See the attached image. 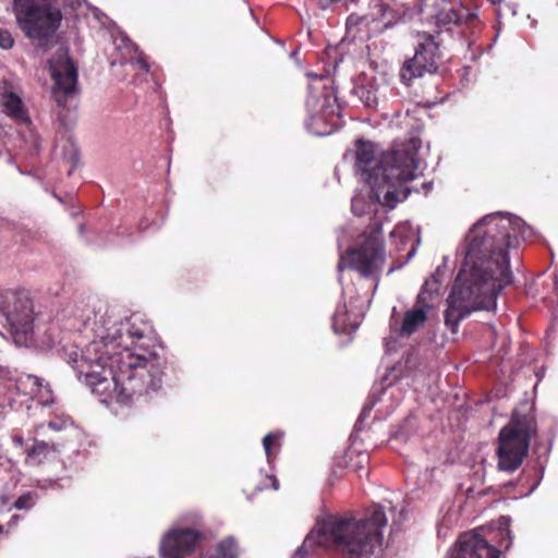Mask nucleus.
Listing matches in <instances>:
<instances>
[{
	"label": "nucleus",
	"mask_w": 558,
	"mask_h": 558,
	"mask_svg": "<svg viewBox=\"0 0 558 558\" xmlns=\"http://www.w3.org/2000/svg\"><path fill=\"white\" fill-rule=\"evenodd\" d=\"M34 401H36V403L41 407H48L53 403L52 391L48 384H44V381L41 380L38 391L36 392V396L34 398Z\"/></svg>",
	"instance_id": "cd10ccee"
},
{
	"label": "nucleus",
	"mask_w": 558,
	"mask_h": 558,
	"mask_svg": "<svg viewBox=\"0 0 558 558\" xmlns=\"http://www.w3.org/2000/svg\"><path fill=\"white\" fill-rule=\"evenodd\" d=\"M49 71L54 82L52 96L59 106L65 107L66 98L77 89V70L66 48L60 47L56 51L49 60Z\"/></svg>",
	"instance_id": "9b49d317"
},
{
	"label": "nucleus",
	"mask_w": 558,
	"mask_h": 558,
	"mask_svg": "<svg viewBox=\"0 0 558 558\" xmlns=\"http://www.w3.org/2000/svg\"><path fill=\"white\" fill-rule=\"evenodd\" d=\"M422 53L415 52L414 56L405 60L400 69V78L404 84H411L415 78L422 77L426 73H430V63H421Z\"/></svg>",
	"instance_id": "6ab92c4d"
},
{
	"label": "nucleus",
	"mask_w": 558,
	"mask_h": 558,
	"mask_svg": "<svg viewBox=\"0 0 558 558\" xmlns=\"http://www.w3.org/2000/svg\"><path fill=\"white\" fill-rule=\"evenodd\" d=\"M442 276L444 272L440 267H438L435 272H433L430 277L425 280L424 286L416 296V301H422L423 304L432 305V308L435 310L438 292L441 287Z\"/></svg>",
	"instance_id": "aec40b11"
},
{
	"label": "nucleus",
	"mask_w": 558,
	"mask_h": 558,
	"mask_svg": "<svg viewBox=\"0 0 558 558\" xmlns=\"http://www.w3.org/2000/svg\"><path fill=\"white\" fill-rule=\"evenodd\" d=\"M361 205H362V197L360 196H354L352 198V211L355 214V215H362L364 211L362 210L361 208Z\"/></svg>",
	"instance_id": "f704fd0d"
},
{
	"label": "nucleus",
	"mask_w": 558,
	"mask_h": 558,
	"mask_svg": "<svg viewBox=\"0 0 558 558\" xmlns=\"http://www.w3.org/2000/svg\"><path fill=\"white\" fill-rule=\"evenodd\" d=\"M393 389H395L393 386L388 387L387 389H385L384 396H386L387 393L393 395Z\"/></svg>",
	"instance_id": "a19ab883"
},
{
	"label": "nucleus",
	"mask_w": 558,
	"mask_h": 558,
	"mask_svg": "<svg viewBox=\"0 0 558 558\" xmlns=\"http://www.w3.org/2000/svg\"><path fill=\"white\" fill-rule=\"evenodd\" d=\"M417 231L413 230L411 225L408 222L400 223L393 228L390 232L392 239H399L400 242L397 244V250H402L409 241H412L416 235Z\"/></svg>",
	"instance_id": "393cba45"
},
{
	"label": "nucleus",
	"mask_w": 558,
	"mask_h": 558,
	"mask_svg": "<svg viewBox=\"0 0 558 558\" xmlns=\"http://www.w3.org/2000/svg\"><path fill=\"white\" fill-rule=\"evenodd\" d=\"M94 332L96 338L81 352L66 353V362L101 402L129 404L161 387L159 361L149 350L148 322L140 315L123 320L107 311L96 318Z\"/></svg>",
	"instance_id": "f257e3e1"
},
{
	"label": "nucleus",
	"mask_w": 558,
	"mask_h": 558,
	"mask_svg": "<svg viewBox=\"0 0 558 558\" xmlns=\"http://www.w3.org/2000/svg\"><path fill=\"white\" fill-rule=\"evenodd\" d=\"M306 109L308 132L326 136L340 126V107L335 90L320 76L313 75V82L308 86Z\"/></svg>",
	"instance_id": "423d86ee"
},
{
	"label": "nucleus",
	"mask_w": 558,
	"mask_h": 558,
	"mask_svg": "<svg viewBox=\"0 0 558 558\" xmlns=\"http://www.w3.org/2000/svg\"><path fill=\"white\" fill-rule=\"evenodd\" d=\"M536 486H537V483H535V484L531 487V489H530L529 494H530V493H532V492L536 488Z\"/></svg>",
	"instance_id": "49530a36"
},
{
	"label": "nucleus",
	"mask_w": 558,
	"mask_h": 558,
	"mask_svg": "<svg viewBox=\"0 0 558 558\" xmlns=\"http://www.w3.org/2000/svg\"><path fill=\"white\" fill-rule=\"evenodd\" d=\"M475 17V14L462 4H456L449 9L442 10L438 14V22L442 24H463L469 23Z\"/></svg>",
	"instance_id": "5701e85b"
},
{
	"label": "nucleus",
	"mask_w": 558,
	"mask_h": 558,
	"mask_svg": "<svg viewBox=\"0 0 558 558\" xmlns=\"http://www.w3.org/2000/svg\"><path fill=\"white\" fill-rule=\"evenodd\" d=\"M355 93L367 107H372L376 102L375 93L372 90H366L364 87H357Z\"/></svg>",
	"instance_id": "2f4dec72"
},
{
	"label": "nucleus",
	"mask_w": 558,
	"mask_h": 558,
	"mask_svg": "<svg viewBox=\"0 0 558 558\" xmlns=\"http://www.w3.org/2000/svg\"><path fill=\"white\" fill-rule=\"evenodd\" d=\"M387 9H388V5H387V4H381V5H380V12H381V15H385V14H386Z\"/></svg>",
	"instance_id": "79ce46f5"
},
{
	"label": "nucleus",
	"mask_w": 558,
	"mask_h": 558,
	"mask_svg": "<svg viewBox=\"0 0 558 558\" xmlns=\"http://www.w3.org/2000/svg\"><path fill=\"white\" fill-rule=\"evenodd\" d=\"M411 424V418L405 420L403 425L399 426L393 433V438L407 440L409 438L408 426Z\"/></svg>",
	"instance_id": "72a5a7b5"
},
{
	"label": "nucleus",
	"mask_w": 558,
	"mask_h": 558,
	"mask_svg": "<svg viewBox=\"0 0 558 558\" xmlns=\"http://www.w3.org/2000/svg\"><path fill=\"white\" fill-rule=\"evenodd\" d=\"M519 220L500 213L476 222L466 236L468 245L461 269L447 299L445 325L452 333L474 311L496 307L498 293L512 282L505 248L518 244Z\"/></svg>",
	"instance_id": "f03ea898"
},
{
	"label": "nucleus",
	"mask_w": 558,
	"mask_h": 558,
	"mask_svg": "<svg viewBox=\"0 0 558 558\" xmlns=\"http://www.w3.org/2000/svg\"><path fill=\"white\" fill-rule=\"evenodd\" d=\"M380 234L381 226L375 222L373 230H371L360 245L349 250L345 256H340L338 263L339 271H342L344 267L351 268L362 277L375 280L374 289H376L378 276L385 262Z\"/></svg>",
	"instance_id": "1a4fd4ad"
},
{
	"label": "nucleus",
	"mask_w": 558,
	"mask_h": 558,
	"mask_svg": "<svg viewBox=\"0 0 558 558\" xmlns=\"http://www.w3.org/2000/svg\"><path fill=\"white\" fill-rule=\"evenodd\" d=\"M14 45V39L11 33L7 29H0V47L4 50L11 49Z\"/></svg>",
	"instance_id": "473e14b6"
},
{
	"label": "nucleus",
	"mask_w": 558,
	"mask_h": 558,
	"mask_svg": "<svg viewBox=\"0 0 558 558\" xmlns=\"http://www.w3.org/2000/svg\"><path fill=\"white\" fill-rule=\"evenodd\" d=\"M434 312L432 305L415 300L413 306L404 312L402 324L396 331L401 337H410L425 325Z\"/></svg>",
	"instance_id": "2eb2a0df"
},
{
	"label": "nucleus",
	"mask_w": 558,
	"mask_h": 558,
	"mask_svg": "<svg viewBox=\"0 0 558 558\" xmlns=\"http://www.w3.org/2000/svg\"><path fill=\"white\" fill-rule=\"evenodd\" d=\"M199 538L201 533L194 529H170L160 541V558H185L194 553Z\"/></svg>",
	"instance_id": "f8f14e48"
},
{
	"label": "nucleus",
	"mask_w": 558,
	"mask_h": 558,
	"mask_svg": "<svg viewBox=\"0 0 558 558\" xmlns=\"http://www.w3.org/2000/svg\"><path fill=\"white\" fill-rule=\"evenodd\" d=\"M4 416H5V409L2 404H0V424L4 420Z\"/></svg>",
	"instance_id": "ea45409f"
},
{
	"label": "nucleus",
	"mask_w": 558,
	"mask_h": 558,
	"mask_svg": "<svg viewBox=\"0 0 558 558\" xmlns=\"http://www.w3.org/2000/svg\"><path fill=\"white\" fill-rule=\"evenodd\" d=\"M274 489H278V481L276 478L272 480Z\"/></svg>",
	"instance_id": "a18cd8bd"
},
{
	"label": "nucleus",
	"mask_w": 558,
	"mask_h": 558,
	"mask_svg": "<svg viewBox=\"0 0 558 558\" xmlns=\"http://www.w3.org/2000/svg\"><path fill=\"white\" fill-rule=\"evenodd\" d=\"M13 442H14V445H16V446H19V447H22V446L24 445V439H23V437H22V436H20V435H15V436L13 437Z\"/></svg>",
	"instance_id": "58836bf2"
},
{
	"label": "nucleus",
	"mask_w": 558,
	"mask_h": 558,
	"mask_svg": "<svg viewBox=\"0 0 558 558\" xmlns=\"http://www.w3.org/2000/svg\"><path fill=\"white\" fill-rule=\"evenodd\" d=\"M534 375H535V378H536V383L534 385V389H536L538 383L543 379V377L545 375V369L542 367L538 371H535Z\"/></svg>",
	"instance_id": "c9c22d12"
},
{
	"label": "nucleus",
	"mask_w": 558,
	"mask_h": 558,
	"mask_svg": "<svg viewBox=\"0 0 558 558\" xmlns=\"http://www.w3.org/2000/svg\"><path fill=\"white\" fill-rule=\"evenodd\" d=\"M218 551L226 558H238V545L234 538L228 537L218 544Z\"/></svg>",
	"instance_id": "c85d7f7f"
},
{
	"label": "nucleus",
	"mask_w": 558,
	"mask_h": 558,
	"mask_svg": "<svg viewBox=\"0 0 558 558\" xmlns=\"http://www.w3.org/2000/svg\"><path fill=\"white\" fill-rule=\"evenodd\" d=\"M47 426L49 429L59 433L73 428L74 422L63 412H56L53 416L47 422Z\"/></svg>",
	"instance_id": "a878e982"
},
{
	"label": "nucleus",
	"mask_w": 558,
	"mask_h": 558,
	"mask_svg": "<svg viewBox=\"0 0 558 558\" xmlns=\"http://www.w3.org/2000/svg\"><path fill=\"white\" fill-rule=\"evenodd\" d=\"M537 300L550 305L555 302V283L542 276L533 280L529 287L525 284V306H536Z\"/></svg>",
	"instance_id": "dca6fc26"
},
{
	"label": "nucleus",
	"mask_w": 558,
	"mask_h": 558,
	"mask_svg": "<svg viewBox=\"0 0 558 558\" xmlns=\"http://www.w3.org/2000/svg\"><path fill=\"white\" fill-rule=\"evenodd\" d=\"M525 458L530 451L535 456V468L543 473L544 463L550 451L551 439L549 434H539L535 416L530 412L525 414Z\"/></svg>",
	"instance_id": "4468645a"
},
{
	"label": "nucleus",
	"mask_w": 558,
	"mask_h": 558,
	"mask_svg": "<svg viewBox=\"0 0 558 558\" xmlns=\"http://www.w3.org/2000/svg\"><path fill=\"white\" fill-rule=\"evenodd\" d=\"M44 427H45L44 423L36 425L35 428H36L37 434H40V430L44 429Z\"/></svg>",
	"instance_id": "37998d69"
},
{
	"label": "nucleus",
	"mask_w": 558,
	"mask_h": 558,
	"mask_svg": "<svg viewBox=\"0 0 558 558\" xmlns=\"http://www.w3.org/2000/svg\"><path fill=\"white\" fill-rule=\"evenodd\" d=\"M361 311L349 312L345 304L338 305L332 317V328L337 333H351L355 331L361 323Z\"/></svg>",
	"instance_id": "f3484780"
},
{
	"label": "nucleus",
	"mask_w": 558,
	"mask_h": 558,
	"mask_svg": "<svg viewBox=\"0 0 558 558\" xmlns=\"http://www.w3.org/2000/svg\"><path fill=\"white\" fill-rule=\"evenodd\" d=\"M57 451L58 446L56 444L34 439L33 446L26 451L27 460L32 464H39Z\"/></svg>",
	"instance_id": "b1692460"
},
{
	"label": "nucleus",
	"mask_w": 558,
	"mask_h": 558,
	"mask_svg": "<svg viewBox=\"0 0 558 558\" xmlns=\"http://www.w3.org/2000/svg\"><path fill=\"white\" fill-rule=\"evenodd\" d=\"M20 519H21V517L19 514L12 515L11 520L8 523V527L9 529L14 527L17 524V522L20 521Z\"/></svg>",
	"instance_id": "4c0bfd02"
},
{
	"label": "nucleus",
	"mask_w": 558,
	"mask_h": 558,
	"mask_svg": "<svg viewBox=\"0 0 558 558\" xmlns=\"http://www.w3.org/2000/svg\"><path fill=\"white\" fill-rule=\"evenodd\" d=\"M3 532H4V526L0 525V533H3Z\"/></svg>",
	"instance_id": "de8ad7c7"
},
{
	"label": "nucleus",
	"mask_w": 558,
	"mask_h": 558,
	"mask_svg": "<svg viewBox=\"0 0 558 558\" xmlns=\"http://www.w3.org/2000/svg\"><path fill=\"white\" fill-rule=\"evenodd\" d=\"M120 40L121 43L117 44L123 54V60H121L120 63L129 62L135 70L147 73L149 71V64L143 53L138 51V47L124 35L121 36Z\"/></svg>",
	"instance_id": "a211bd4d"
},
{
	"label": "nucleus",
	"mask_w": 558,
	"mask_h": 558,
	"mask_svg": "<svg viewBox=\"0 0 558 558\" xmlns=\"http://www.w3.org/2000/svg\"><path fill=\"white\" fill-rule=\"evenodd\" d=\"M2 106L5 113L20 124H28L31 122L27 110L22 99L14 93H5L2 96Z\"/></svg>",
	"instance_id": "412c9836"
},
{
	"label": "nucleus",
	"mask_w": 558,
	"mask_h": 558,
	"mask_svg": "<svg viewBox=\"0 0 558 558\" xmlns=\"http://www.w3.org/2000/svg\"><path fill=\"white\" fill-rule=\"evenodd\" d=\"M415 254V246L412 244L411 251L409 252V258H411Z\"/></svg>",
	"instance_id": "c03bdc74"
},
{
	"label": "nucleus",
	"mask_w": 558,
	"mask_h": 558,
	"mask_svg": "<svg viewBox=\"0 0 558 558\" xmlns=\"http://www.w3.org/2000/svg\"><path fill=\"white\" fill-rule=\"evenodd\" d=\"M509 519L501 517L497 529H481V532L462 534L449 550L447 558H498L500 549L492 543L499 539V547L505 549L510 545Z\"/></svg>",
	"instance_id": "6e6552de"
},
{
	"label": "nucleus",
	"mask_w": 558,
	"mask_h": 558,
	"mask_svg": "<svg viewBox=\"0 0 558 558\" xmlns=\"http://www.w3.org/2000/svg\"><path fill=\"white\" fill-rule=\"evenodd\" d=\"M395 342L396 341L393 340L392 337H389V338L386 339V343L385 344H386V350L388 352L396 350Z\"/></svg>",
	"instance_id": "e433bc0d"
},
{
	"label": "nucleus",
	"mask_w": 558,
	"mask_h": 558,
	"mask_svg": "<svg viewBox=\"0 0 558 558\" xmlns=\"http://www.w3.org/2000/svg\"><path fill=\"white\" fill-rule=\"evenodd\" d=\"M13 12L25 36L37 41L51 37L62 19L60 10L48 0H14Z\"/></svg>",
	"instance_id": "0eeeda50"
},
{
	"label": "nucleus",
	"mask_w": 558,
	"mask_h": 558,
	"mask_svg": "<svg viewBox=\"0 0 558 558\" xmlns=\"http://www.w3.org/2000/svg\"><path fill=\"white\" fill-rule=\"evenodd\" d=\"M282 438V433L274 432L267 434L263 439V447L267 457L268 462L270 463L274 454L272 449L276 447H280V440Z\"/></svg>",
	"instance_id": "bb28decb"
},
{
	"label": "nucleus",
	"mask_w": 558,
	"mask_h": 558,
	"mask_svg": "<svg viewBox=\"0 0 558 558\" xmlns=\"http://www.w3.org/2000/svg\"><path fill=\"white\" fill-rule=\"evenodd\" d=\"M36 499V494L28 492L20 496L13 504V507L19 510H28L34 507Z\"/></svg>",
	"instance_id": "7c9ffc66"
},
{
	"label": "nucleus",
	"mask_w": 558,
	"mask_h": 558,
	"mask_svg": "<svg viewBox=\"0 0 558 558\" xmlns=\"http://www.w3.org/2000/svg\"><path fill=\"white\" fill-rule=\"evenodd\" d=\"M497 456L501 471L512 472L523 461V421L518 412L513 413L508 425L499 433Z\"/></svg>",
	"instance_id": "9d476101"
},
{
	"label": "nucleus",
	"mask_w": 558,
	"mask_h": 558,
	"mask_svg": "<svg viewBox=\"0 0 558 558\" xmlns=\"http://www.w3.org/2000/svg\"><path fill=\"white\" fill-rule=\"evenodd\" d=\"M415 52L422 53L421 63H430V73H435L438 69V61L440 59L439 44L435 40L434 36H428L424 41L420 43Z\"/></svg>",
	"instance_id": "4be33fe9"
},
{
	"label": "nucleus",
	"mask_w": 558,
	"mask_h": 558,
	"mask_svg": "<svg viewBox=\"0 0 558 558\" xmlns=\"http://www.w3.org/2000/svg\"><path fill=\"white\" fill-rule=\"evenodd\" d=\"M420 146L421 141L413 137L378 158L373 143H357L355 168L369 185L377 203L392 209L408 197L410 190L404 184L414 180L422 168V160L417 157Z\"/></svg>",
	"instance_id": "7ed1b4c3"
},
{
	"label": "nucleus",
	"mask_w": 558,
	"mask_h": 558,
	"mask_svg": "<svg viewBox=\"0 0 558 558\" xmlns=\"http://www.w3.org/2000/svg\"><path fill=\"white\" fill-rule=\"evenodd\" d=\"M387 518L381 506H374L364 519L329 517L316 526L298 547L292 558H305L315 545L331 549L342 558H369L383 542Z\"/></svg>",
	"instance_id": "20e7f679"
},
{
	"label": "nucleus",
	"mask_w": 558,
	"mask_h": 558,
	"mask_svg": "<svg viewBox=\"0 0 558 558\" xmlns=\"http://www.w3.org/2000/svg\"><path fill=\"white\" fill-rule=\"evenodd\" d=\"M40 383L41 379L34 375L17 374L0 365V392L5 393L10 402H15L19 397L34 401Z\"/></svg>",
	"instance_id": "ddd939ff"
},
{
	"label": "nucleus",
	"mask_w": 558,
	"mask_h": 558,
	"mask_svg": "<svg viewBox=\"0 0 558 558\" xmlns=\"http://www.w3.org/2000/svg\"><path fill=\"white\" fill-rule=\"evenodd\" d=\"M369 23V19L366 15L359 14H350L347 19V29L349 33H353V37L355 36L354 29L360 31L361 26H367Z\"/></svg>",
	"instance_id": "c756f323"
},
{
	"label": "nucleus",
	"mask_w": 558,
	"mask_h": 558,
	"mask_svg": "<svg viewBox=\"0 0 558 558\" xmlns=\"http://www.w3.org/2000/svg\"><path fill=\"white\" fill-rule=\"evenodd\" d=\"M0 313L5 318L7 330L17 345H29L37 341L39 318L27 293L14 290L0 292Z\"/></svg>",
	"instance_id": "39448f33"
}]
</instances>
